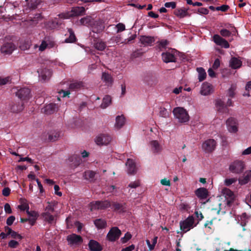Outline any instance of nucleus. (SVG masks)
Here are the masks:
<instances>
[{
    "mask_svg": "<svg viewBox=\"0 0 251 251\" xmlns=\"http://www.w3.org/2000/svg\"><path fill=\"white\" fill-rule=\"evenodd\" d=\"M111 206L109 201H97L91 202L90 204L91 211L96 209H102L108 208Z\"/></svg>",
    "mask_w": 251,
    "mask_h": 251,
    "instance_id": "nucleus-14",
    "label": "nucleus"
},
{
    "mask_svg": "<svg viewBox=\"0 0 251 251\" xmlns=\"http://www.w3.org/2000/svg\"><path fill=\"white\" fill-rule=\"evenodd\" d=\"M179 225L181 230L184 232L189 231L197 226L195 222V218L193 215L189 216L185 220L180 221Z\"/></svg>",
    "mask_w": 251,
    "mask_h": 251,
    "instance_id": "nucleus-2",
    "label": "nucleus"
},
{
    "mask_svg": "<svg viewBox=\"0 0 251 251\" xmlns=\"http://www.w3.org/2000/svg\"><path fill=\"white\" fill-rule=\"evenodd\" d=\"M31 45V42L30 40H27L26 41H25L22 42L20 46V48L22 50H27L29 49Z\"/></svg>",
    "mask_w": 251,
    "mask_h": 251,
    "instance_id": "nucleus-41",
    "label": "nucleus"
},
{
    "mask_svg": "<svg viewBox=\"0 0 251 251\" xmlns=\"http://www.w3.org/2000/svg\"><path fill=\"white\" fill-rule=\"evenodd\" d=\"M61 24V21L57 18L49 21L45 24V27L48 29H54L58 27Z\"/></svg>",
    "mask_w": 251,
    "mask_h": 251,
    "instance_id": "nucleus-19",
    "label": "nucleus"
},
{
    "mask_svg": "<svg viewBox=\"0 0 251 251\" xmlns=\"http://www.w3.org/2000/svg\"><path fill=\"white\" fill-rule=\"evenodd\" d=\"M68 31L69 33V37L65 39L66 43H73L76 40L75 33L71 28H68Z\"/></svg>",
    "mask_w": 251,
    "mask_h": 251,
    "instance_id": "nucleus-37",
    "label": "nucleus"
},
{
    "mask_svg": "<svg viewBox=\"0 0 251 251\" xmlns=\"http://www.w3.org/2000/svg\"><path fill=\"white\" fill-rule=\"evenodd\" d=\"M16 49L15 46L12 43H6L1 47V53L4 54H10Z\"/></svg>",
    "mask_w": 251,
    "mask_h": 251,
    "instance_id": "nucleus-18",
    "label": "nucleus"
},
{
    "mask_svg": "<svg viewBox=\"0 0 251 251\" xmlns=\"http://www.w3.org/2000/svg\"><path fill=\"white\" fill-rule=\"evenodd\" d=\"M106 47L105 43L102 41H98L95 44V48L99 50H103Z\"/></svg>",
    "mask_w": 251,
    "mask_h": 251,
    "instance_id": "nucleus-42",
    "label": "nucleus"
},
{
    "mask_svg": "<svg viewBox=\"0 0 251 251\" xmlns=\"http://www.w3.org/2000/svg\"><path fill=\"white\" fill-rule=\"evenodd\" d=\"M96 226L99 229L104 228L106 226V223L105 220L99 219L94 221Z\"/></svg>",
    "mask_w": 251,
    "mask_h": 251,
    "instance_id": "nucleus-38",
    "label": "nucleus"
},
{
    "mask_svg": "<svg viewBox=\"0 0 251 251\" xmlns=\"http://www.w3.org/2000/svg\"><path fill=\"white\" fill-rule=\"evenodd\" d=\"M213 41L216 44L220 46L225 49H227L229 47V44L228 42L222 38L220 35L215 34L213 37Z\"/></svg>",
    "mask_w": 251,
    "mask_h": 251,
    "instance_id": "nucleus-17",
    "label": "nucleus"
},
{
    "mask_svg": "<svg viewBox=\"0 0 251 251\" xmlns=\"http://www.w3.org/2000/svg\"><path fill=\"white\" fill-rule=\"evenodd\" d=\"M95 175V173L92 171H87L84 173L83 177L86 180L92 179Z\"/></svg>",
    "mask_w": 251,
    "mask_h": 251,
    "instance_id": "nucleus-40",
    "label": "nucleus"
},
{
    "mask_svg": "<svg viewBox=\"0 0 251 251\" xmlns=\"http://www.w3.org/2000/svg\"><path fill=\"white\" fill-rule=\"evenodd\" d=\"M251 177V171H246L242 177L238 179L239 183L242 185L249 182Z\"/></svg>",
    "mask_w": 251,
    "mask_h": 251,
    "instance_id": "nucleus-28",
    "label": "nucleus"
},
{
    "mask_svg": "<svg viewBox=\"0 0 251 251\" xmlns=\"http://www.w3.org/2000/svg\"><path fill=\"white\" fill-rule=\"evenodd\" d=\"M51 213L44 211L41 215L43 220L49 224H52L55 221V216L52 215Z\"/></svg>",
    "mask_w": 251,
    "mask_h": 251,
    "instance_id": "nucleus-24",
    "label": "nucleus"
},
{
    "mask_svg": "<svg viewBox=\"0 0 251 251\" xmlns=\"http://www.w3.org/2000/svg\"><path fill=\"white\" fill-rule=\"evenodd\" d=\"M16 94V96L23 100H28L30 98V90L26 87L20 88Z\"/></svg>",
    "mask_w": 251,
    "mask_h": 251,
    "instance_id": "nucleus-15",
    "label": "nucleus"
},
{
    "mask_svg": "<svg viewBox=\"0 0 251 251\" xmlns=\"http://www.w3.org/2000/svg\"><path fill=\"white\" fill-rule=\"evenodd\" d=\"M173 114L175 118L181 123L188 122L190 117L187 111L183 107H176L173 110Z\"/></svg>",
    "mask_w": 251,
    "mask_h": 251,
    "instance_id": "nucleus-1",
    "label": "nucleus"
},
{
    "mask_svg": "<svg viewBox=\"0 0 251 251\" xmlns=\"http://www.w3.org/2000/svg\"><path fill=\"white\" fill-rule=\"evenodd\" d=\"M216 144V142L214 139H207L202 144V149L206 153L211 152L215 150Z\"/></svg>",
    "mask_w": 251,
    "mask_h": 251,
    "instance_id": "nucleus-8",
    "label": "nucleus"
},
{
    "mask_svg": "<svg viewBox=\"0 0 251 251\" xmlns=\"http://www.w3.org/2000/svg\"><path fill=\"white\" fill-rule=\"evenodd\" d=\"M174 13L179 18H183L190 16V14L188 12V9L184 8L176 9L175 10Z\"/></svg>",
    "mask_w": 251,
    "mask_h": 251,
    "instance_id": "nucleus-25",
    "label": "nucleus"
},
{
    "mask_svg": "<svg viewBox=\"0 0 251 251\" xmlns=\"http://www.w3.org/2000/svg\"><path fill=\"white\" fill-rule=\"evenodd\" d=\"M140 185L139 180H136L134 181L131 182L128 185V187L130 188H136L139 187Z\"/></svg>",
    "mask_w": 251,
    "mask_h": 251,
    "instance_id": "nucleus-48",
    "label": "nucleus"
},
{
    "mask_svg": "<svg viewBox=\"0 0 251 251\" xmlns=\"http://www.w3.org/2000/svg\"><path fill=\"white\" fill-rule=\"evenodd\" d=\"M15 220V218L14 216H11L9 217L6 220V224L8 226H11L13 224V222Z\"/></svg>",
    "mask_w": 251,
    "mask_h": 251,
    "instance_id": "nucleus-58",
    "label": "nucleus"
},
{
    "mask_svg": "<svg viewBox=\"0 0 251 251\" xmlns=\"http://www.w3.org/2000/svg\"><path fill=\"white\" fill-rule=\"evenodd\" d=\"M139 40L143 46H151L155 41L153 37L148 36H141Z\"/></svg>",
    "mask_w": 251,
    "mask_h": 251,
    "instance_id": "nucleus-23",
    "label": "nucleus"
},
{
    "mask_svg": "<svg viewBox=\"0 0 251 251\" xmlns=\"http://www.w3.org/2000/svg\"><path fill=\"white\" fill-rule=\"evenodd\" d=\"M195 194L201 199H205L208 195V192L204 188H200L196 190Z\"/></svg>",
    "mask_w": 251,
    "mask_h": 251,
    "instance_id": "nucleus-27",
    "label": "nucleus"
},
{
    "mask_svg": "<svg viewBox=\"0 0 251 251\" xmlns=\"http://www.w3.org/2000/svg\"><path fill=\"white\" fill-rule=\"evenodd\" d=\"M165 6L167 8L171 7L174 9L176 6V3L175 2H168L165 3Z\"/></svg>",
    "mask_w": 251,
    "mask_h": 251,
    "instance_id": "nucleus-61",
    "label": "nucleus"
},
{
    "mask_svg": "<svg viewBox=\"0 0 251 251\" xmlns=\"http://www.w3.org/2000/svg\"><path fill=\"white\" fill-rule=\"evenodd\" d=\"M126 166V172L128 175L133 176L137 173L138 167L133 159H127Z\"/></svg>",
    "mask_w": 251,
    "mask_h": 251,
    "instance_id": "nucleus-11",
    "label": "nucleus"
},
{
    "mask_svg": "<svg viewBox=\"0 0 251 251\" xmlns=\"http://www.w3.org/2000/svg\"><path fill=\"white\" fill-rule=\"evenodd\" d=\"M40 2V0H35L34 2H32L30 4V9H34L37 8V5Z\"/></svg>",
    "mask_w": 251,
    "mask_h": 251,
    "instance_id": "nucleus-60",
    "label": "nucleus"
},
{
    "mask_svg": "<svg viewBox=\"0 0 251 251\" xmlns=\"http://www.w3.org/2000/svg\"><path fill=\"white\" fill-rule=\"evenodd\" d=\"M227 130L231 133H236L238 131V123L235 118L230 117L226 121Z\"/></svg>",
    "mask_w": 251,
    "mask_h": 251,
    "instance_id": "nucleus-7",
    "label": "nucleus"
},
{
    "mask_svg": "<svg viewBox=\"0 0 251 251\" xmlns=\"http://www.w3.org/2000/svg\"><path fill=\"white\" fill-rule=\"evenodd\" d=\"M242 65V61L236 57H232L229 62V66L232 69H236L239 68Z\"/></svg>",
    "mask_w": 251,
    "mask_h": 251,
    "instance_id": "nucleus-29",
    "label": "nucleus"
},
{
    "mask_svg": "<svg viewBox=\"0 0 251 251\" xmlns=\"http://www.w3.org/2000/svg\"><path fill=\"white\" fill-rule=\"evenodd\" d=\"M10 235H11V237H12L13 238L19 239H21L22 238V236L21 235H20L19 234H18V233H17L16 232H15L13 230L12 232Z\"/></svg>",
    "mask_w": 251,
    "mask_h": 251,
    "instance_id": "nucleus-64",
    "label": "nucleus"
},
{
    "mask_svg": "<svg viewBox=\"0 0 251 251\" xmlns=\"http://www.w3.org/2000/svg\"><path fill=\"white\" fill-rule=\"evenodd\" d=\"M215 106L218 110L222 113H227L228 112V109L224 104L223 101L220 99H218L215 101Z\"/></svg>",
    "mask_w": 251,
    "mask_h": 251,
    "instance_id": "nucleus-22",
    "label": "nucleus"
},
{
    "mask_svg": "<svg viewBox=\"0 0 251 251\" xmlns=\"http://www.w3.org/2000/svg\"><path fill=\"white\" fill-rule=\"evenodd\" d=\"M237 181V178H226L225 179L224 181L225 184L227 186H229L232 184L236 182Z\"/></svg>",
    "mask_w": 251,
    "mask_h": 251,
    "instance_id": "nucleus-46",
    "label": "nucleus"
},
{
    "mask_svg": "<svg viewBox=\"0 0 251 251\" xmlns=\"http://www.w3.org/2000/svg\"><path fill=\"white\" fill-rule=\"evenodd\" d=\"M54 204L52 203L48 202V205L46 207L45 209V211L53 212L54 211Z\"/></svg>",
    "mask_w": 251,
    "mask_h": 251,
    "instance_id": "nucleus-52",
    "label": "nucleus"
},
{
    "mask_svg": "<svg viewBox=\"0 0 251 251\" xmlns=\"http://www.w3.org/2000/svg\"><path fill=\"white\" fill-rule=\"evenodd\" d=\"M84 87V84L81 81H75L70 84L69 89L72 91L77 90Z\"/></svg>",
    "mask_w": 251,
    "mask_h": 251,
    "instance_id": "nucleus-34",
    "label": "nucleus"
},
{
    "mask_svg": "<svg viewBox=\"0 0 251 251\" xmlns=\"http://www.w3.org/2000/svg\"><path fill=\"white\" fill-rule=\"evenodd\" d=\"M131 238V235L129 232H127L125 234L124 237L121 239V240L123 243H125L127 242Z\"/></svg>",
    "mask_w": 251,
    "mask_h": 251,
    "instance_id": "nucleus-51",
    "label": "nucleus"
},
{
    "mask_svg": "<svg viewBox=\"0 0 251 251\" xmlns=\"http://www.w3.org/2000/svg\"><path fill=\"white\" fill-rule=\"evenodd\" d=\"M112 140L111 137L106 134H100L95 139L96 144L99 146H106L109 144Z\"/></svg>",
    "mask_w": 251,
    "mask_h": 251,
    "instance_id": "nucleus-9",
    "label": "nucleus"
},
{
    "mask_svg": "<svg viewBox=\"0 0 251 251\" xmlns=\"http://www.w3.org/2000/svg\"><path fill=\"white\" fill-rule=\"evenodd\" d=\"M170 109L168 110L165 107H161L159 111V116L163 118H167L169 116Z\"/></svg>",
    "mask_w": 251,
    "mask_h": 251,
    "instance_id": "nucleus-43",
    "label": "nucleus"
},
{
    "mask_svg": "<svg viewBox=\"0 0 251 251\" xmlns=\"http://www.w3.org/2000/svg\"><path fill=\"white\" fill-rule=\"evenodd\" d=\"M57 107L54 103H50L46 105L44 108V112L47 114H50L54 112Z\"/></svg>",
    "mask_w": 251,
    "mask_h": 251,
    "instance_id": "nucleus-32",
    "label": "nucleus"
},
{
    "mask_svg": "<svg viewBox=\"0 0 251 251\" xmlns=\"http://www.w3.org/2000/svg\"><path fill=\"white\" fill-rule=\"evenodd\" d=\"M78 23L80 25L91 26L93 24V20L91 16H86L81 18Z\"/></svg>",
    "mask_w": 251,
    "mask_h": 251,
    "instance_id": "nucleus-31",
    "label": "nucleus"
},
{
    "mask_svg": "<svg viewBox=\"0 0 251 251\" xmlns=\"http://www.w3.org/2000/svg\"><path fill=\"white\" fill-rule=\"evenodd\" d=\"M220 34L223 37H226L229 36L231 35V32L226 29H223L221 30Z\"/></svg>",
    "mask_w": 251,
    "mask_h": 251,
    "instance_id": "nucleus-56",
    "label": "nucleus"
},
{
    "mask_svg": "<svg viewBox=\"0 0 251 251\" xmlns=\"http://www.w3.org/2000/svg\"><path fill=\"white\" fill-rule=\"evenodd\" d=\"M68 244L71 247H76L80 245L83 242L82 238L78 235L72 233L67 236Z\"/></svg>",
    "mask_w": 251,
    "mask_h": 251,
    "instance_id": "nucleus-6",
    "label": "nucleus"
},
{
    "mask_svg": "<svg viewBox=\"0 0 251 251\" xmlns=\"http://www.w3.org/2000/svg\"><path fill=\"white\" fill-rule=\"evenodd\" d=\"M158 47L160 49L162 48H165L168 45L169 42L166 40H162L158 42Z\"/></svg>",
    "mask_w": 251,
    "mask_h": 251,
    "instance_id": "nucleus-49",
    "label": "nucleus"
},
{
    "mask_svg": "<svg viewBox=\"0 0 251 251\" xmlns=\"http://www.w3.org/2000/svg\"><path fill=\"white\" fill-rule=\"evenodd\" d=\"M60 136L58 132L53 131L50 133L49 135V139L50 141H54L58 139Z\"/></svg>",
    "mask_w": 251,
    "mask_h": 251,
    "instance_id": "nucleus-44",
    "label": "nucleus"
},
{
    "mask_svg": "<svg viewBox=\"0 0 251 251\" xmlns=\"http://www.w3.org/2000/svg\"><path fill=\"white\" fill-rule=\"evenodd\" d=\"M23 109V105H21L19 106H17L16 105H13L11 108V111L13 112H19L21 111Z\"/></svg>",
    "mask_w": 251,
    "mask_h": 251,
    "instance_id": "nucleus-54",
    "label": "nucleus"
},
{
    "mask_svg": "<svg viewBox=\"0 0 251 251\" xmlns=\"http://www.w3.org/2000/svg\"><path fill=\"white\" fill-rule=\"evenodd\" d=\"M18 244H19V243L18 242H17L15 240H11L8 243V246L10 248H15L17 247V246L18 245Z\"/></svg>",
    "mask_w": 251,
    "mask_h": 251,
    "instance_id": "nucleus-62",
    "label": "nucleus"
},
{
    "mask_svg": "<svg viewBox=\"0 0 251 251\" xmlns=\"http://www.w3.org/2000/svg\"><path fill=\"white\" fill-rule=\"evenodd\" d=\"M37 72L39 75V77L41 81H45L48 80L51 76V71L46 68L39 69L38 70Z\"/></svg>",
    "mask_w": 251,
    "mask_h": 251,
    "instance_id": "nucleus-16",
    "label": "nucleus"
},
{
    "mask_svg": "<svg viewBox=\"0 0 251 251\" xmlns=\"http://www.w3.org/2000/svg\"><path fill=\"white\" fill-rule=\"evenodd\" d=\"M54 46L55 42L52 38L50 36H46L42 41L41 45L39 46V50L43 51L47 48H51Z\"/></svg>",
    "mask_w": 251,
    "mask_h": 251,
    "instance_id": "nucleus-10",
    "label": "nucleus"
},
{
    "mask_svg": "<svg viewBox=\"0 0 251 251\" xmlns=\"http://www.w3.org/2000/svg\"><path fill=\"white\" fill-rule=\"evenodd\" d=\"M148 146L151 151L154 154H160L163 150L161 141L151 139L149 142Z\"/></svg>",
    "mask_w": 251,
    "mask_h": 251,
    "instance_id": "nucleus-3",
    "label": "nucleus"
},
{
    "mask_svg": "<svg viewBox=\"0 0 251 251\" xmlns=\"http://www.w3.org/2000/svg\"><path fill=\"white\" fill-rule=\"evenodd\" d=\"M85 9L83 7H74L70 14H61L59 15L61 18L68 19L70 17L81 16L85 14Z\"/></svg>",
    "mask_w": 251,
    "mask_h": 251,
    "instance_id": "nucleus-5",
    "label": "nucleus"
},
{
    "mask_svg": "<svg viewBox=\"0 0 251 251\" xmlns=\"http://www.w3.org/2000/svg\"><path fill=\"white\" fill-rule=\"evenodd\" d=\"M88 246L91 251H101L102 249L101 245L94 240H91L89 241Z\"/></svg>",
    "mask_w": 251,
    "mask_h": 251,
    "instance_id": "nucleus-26",
    "label": "nucleus"
},
{
    "mask_svg": "<svg viewBox=\"0 0 251 251\" xmlns=\"http://www.w3.org/2000/svg\"><path fill=\"white\" fill-rule=\"evenodd\" d=\"M236 89V87L235 86L232 85L231 87L229 89L228 91V95L230 97H233L235 95V90Z\"/></svg>",
    "mask_w": 251,
    "mask_h": 251,
    "instance_id": "nucleus-57",
    "label": "nucleus"
},
{
    "mask_svg": "<svg viewBox=\"0 0 251 251\" xmlns=\"http://www.w3.org/2000/svg\"><path fill=\"white\" fill-rule=\"evenodd\" d=\"M244 169V164L241 161H236L232 163L229 167V171L235 174L241 173Z\"/></svg>",
    "mask_w": 251,
    "mask_h": 251,
    "instance_id": "nucleus-12",
    "label": "nucleus"
},
{
    "mask_svg": "<svg viewBox=\"0 0 251 251\" xmlns=\"http://www.w3.org/2000/svg\"><path fill=\"white\" fill-rule=\"evenodd\" d=\"M246 90L247 91V93L244 94V96H250L251 93V81L248 82L246 86Z\"/></svg>",
    "mask_w": 251,
    "mask_h": 251,
    "instance_id": "nucleus-50",
    "label": "nucleus"
},
{
    "mask_svg": "<svg viewBox=\"0 0 251 251\" xmlns=\"http://www.w3.org/2000/svg\"><path fill=\"white\" fill-rule=\"evenodd\" d=\"M26 213L28 215V218L30 219H37L38 217V213L35 211H29V210H26Z\"/></svg>",
    "mask_w": 251,
    "mask_h": 251,
    "instance_id": "nucleus-45",
    "label": "nucleus"
},
{
    "mask_svg": "<svg viewBox=\"0 0 251 251\" xmlns=\"http://www.w3.org/2000/svg\"><path fill=\"white\" fill-rule=\"evenodd\" d=\"M101 80L107 86H110L113 83V78L110 75L104 72L102 74Z\"/></svg>",
    "mask_w": 251,
    "mask_h": 251,
    "instance_id": "nucleus-30",
    "label": "nucleus"
},
{
    "mask_svg": "<svg viewBox=\"0 0 251 251\" xmlns=\"http://www.w3.org/2000/svg\"><path fill=\"white\" fill-rule=\"evenodd\" d=\"M125 123V118L124 116L122 115L117 116L116 118V123L115 126L117 128H121Z\"/></svg>",
    "mask_w": 251,
    "mask_h": 251,
    "instance_id": "nucleus-33",
    "label": "nucleus"
},
{
    "mask_svg": "<svg viewBox=\"0 0 251 251\" xmlns=\"http://www.w3.org/2000/svg\"><path fill=\"white\" fill-rule=\"evenodd\" d=\"M195 215L197 218V222L195 223L196 224H197V225L199 224V222L203 219V217L202 213L201 212H199L198 211H196L195 212Z\"/></svg>",
    "mask_w": 251,
    "mask_h": 251,
    "instance_id": "nucleus-55",
    "label": "nucleus"
},
{
    "mask_svg": "<svg viewBox=\"0 0 251 251\" xmlns=\"http://www.w3.org/2000/svg\"><path fill=\"white\" fill-rule=\"evenodd\" d=\"M111 103V98L109 96H105L102 100L100 107L105 109Z\"/></svg>",
    "mask_w": 251,
    "mask_h": 251,
    "instance_id": "nucleus-36",
    "label": "nucleus"
},
{
    "mask_svg": "<svg viewBox=\"0 0 251 251\" xmlns=\"http://www.w3.org/2000/svg\"><path fill=\"white\" fill-rule=\"evenodd\" d=\"M213 88L211 84L207 82L203 83L201 87L200 93L203 96H207L212 93Z\"/></svg>",
    "mask_w": 251,
    "mask_h": 251,
    "instance_id": "nucleus-20",
    "label": "nucleus"
},
{
    "mask_svg": "<svg viewBox=\"0 0 251 251\" xmlns=\"http://www.w3.org/2000/svg\"><path fill=\"white\" fill-rule=\"evenodd\" d=\"M177 52L175 50H170L162 53V58L165 63L175 62L176 60Z\"/></svg>",
    "mask_w": 251,
    "mask_h": 251,
    "instance_id": "nucleus-4",
    "label": "nucleus"
},
{
    "mask_svg": "<svg viewBox=\"0 0 251 251\" xmlns=\"http://www.w3.org/2000/svg\"><path fill=\"white\" fill-rule=\"evenodd\" d=\"M121 234V231L117 227H113L109 231L106 237L109 241L114 242L119 239Z\"/></svg>",
    "mask_w": 251,
    "mask_h": 251,
    "instance_id": "nucleus-13",
    "label": "nucleus"
},
{
    "mask_svg": "<svg viewBox=\"0 0 251 251\" xmlns=\"http://www.w3.org/2000/svg\"><path fill=\"white\" fill-rule=\"evenodd\" d=\"M18 208L22 211L29 210V206L25 200H21L20 204L18 206Z\"/></svg>",
    "mask_w": 251,
    "mask_h": 251,
    "instance_id": "nucleus-39",
    "label": "nucleus"
},
{
    "mask_svg": "<svg viewBox=\"0 0 251 251\" xmlns=\"http://www.w3.org/2000/svg\"><path fill=\"white\" fill-rule=\"evenodd\" d=\"M222 193L227 200V204L229 205L230 203L233 201L235 198L233 192L228 188H224L223 189Z\"/></svg>",
    "mask_w": 251,
    "mask_h": 251,
    "instance_id": "nucleus-21",
    "label": "nucleus"
},
{
    "mask_svg": "<svg viewBox=\"0 0 251 251\" xmlns=\"http://www.w3.org/2000/svg\"><path fill=\"white\" fill-rule=\"evenodd\" d=\"M220 65V60L219 59H216L213 65H212V69H214V70H216V69H217L219 66Z\"/></svg>",
    "mask_w": 251,
    "mask_h": 251,
    "instance_id": "nucleus-63",
    "label": "nucleus"
},
{
    "mask_svg": "<svg viewBox=\"0 0 251 251\" xmlns=\"http://www.w3.org/2000/svg\"><path fill=\"white\" fill-rule=\"evenodd\" d=\"M11 80L10 77L7 76L4 78L0 77V85H5L9 83Z\"/></svg>",
    "mask_w": 251,
    "mask_h": 251,
    "instance_id": "nucleus-53",
    "label": "nucleus"
},
{
    "mask_svg": "<svg viewBox=\"0 0 251 251\" xmlns=\"http://www.w3.org/2000/svg\"><path fill=\"white\" fill-rule=\"evenodd\" d=\"M179 207L181 210L185 211H188L190 208V207L188 204L184 203L180 204Z\"/></svg>",
    "mask_w": 251,
    "mask_h": 251,
    "instance_id": "nucleus-59",
    "label": "nucleus"
},
{
    "mask_svg": "<svg viewBox=\"0 0 251 251\" xmlns=\"http://www.w3.org/2000/svg\"><path fill=\"white\" fill-rule=\"evenodd\" d=\"M197 71L198 73V79L199 81L204 80L206 76V74L204 69L201 67L197 68Z\"/></svg>",
    "mask_w": 251,
    "mask_h": 251,
    "instance_id": "nucleus-35",
    "label": "nucleus"
},
{
    "mask_svg": "<svg viewBox=\"0 0 251 251\" xmlns=\"http://www.w3.org/2000/svg\"><path fill=\"white\" fill-rule=\"evenodd\" d=\"M116 32L119 33L125 30V25L122 23H119L115 26Z\"/></svg>",
    "mask_w": 251,
    "mask_h": 251,
    "instance_id": "nucleus-47",
    "label": "nucleus"
}]
</instances>
